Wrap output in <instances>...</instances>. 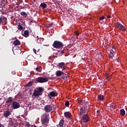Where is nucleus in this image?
I'll list each match as a JSON object with an SVG mask.
<instances>
[{"label":"nucleus","instance_id":"nucleus-1","mask_svg":"<svg viewBox=\"0 0 127 127\" xmlns=\"http://www.w3.org/2000/svg\"><path fill=\"white\" fill-rule=\"evenodd\" d=\"M41 121L43 127H46L48 123H49V115L47 113H44L41 116Z\"/></svg>","mask_w":127,"mask_h":127},{"label":"nucleus","instance_id":"nucleus-2","mask_svg":"<svg viewBox=\"0 0 127 127\" xmlns=\"http://www.w3.org/2000/svg\"><path fill=\"white\" fill-rule=\"evenodd\" d=\"M43 92V88L42 87H38L36 88L33 93V96L34 97H39L42 95V92Z\"/></svg>","mask_w":127,"mask_h":127},{"label":"nucleus","instance_id":"nucleus-3","mask_svg":"<svg viewBox=\"0 0 127 127\" xmlns=\"http://www.w3.org/2000/svg\"><path fill=\"white\" fill-rule=\"evenodd\" d=\"M49 79L47 77H40L35 79L36 83H45L48 82Z\"/></svg>","mask_w":127,"mask_h":127},{"label":"nucleus","instance_id":"nucleus-4","mask_svg":"<svg viewBox=\"0 0 127 127\" xmlns=\"http://www.w3.org/2000/svg\"><path fill=\"white\" fill-rule=\"evenodd\" d=\"M53 46L54 47V48H56L57 49H60V48H63L64 45L62 42L58 41H55L53 44Z\"/></svg>","mask_w":127,"mask_h":127},{"label":"nucleus","instance_id":"nucleus-5","mask_svg":"<svg viewBox=\"0 0 127 127\" xmlns=\"http://www.w3.org/2000/svg\"><path fill=\"white\" fill-rule=\"evenodd\" d=\"M116 52H117V50L116 47L113 46L110 49V54H109V58L112 59L114 56H115V54H116Z\"/></svg>","mask_w":127,"mask_h":127},{"label":"nucleus","instance_id":"nucleus-6","mask_svg":"<svg viewBox=\"0 0 127 127\" xmlns=\"http://www.w3.org/2000/svg\"><path fill=\"white\" fill-rule=\"evenodd\" d=\"M116 26L117 28H119V29L122 30V31H126V30H127V29L125 28V26H124V25H122L119 22L116 23Z\"/></svg>","mask_w":127,"mask_h":127},{"label":"nucleus","instance_id":"nucleus-7","mask_svg":"<svg viewBox=\"0 0 127 127\" xmlns=\"http://www.w3.org/2000/svg\"><path fill=\"white\" fill-rule=\"evenodd\" d=\"M89 121H90V117H89V116L84 115L82 116V122H83V123H88Z\"/></svg>","mask_w":127,"mask_h":127},{"label":"nucleus","instance_id":"nucleus-8","mask_svg":"<svg viewBox=\"0 0 127 127\" xmlns=\"http://www.w3.org/2000/svg\"><path fill=\"white\" fill-rule=\"evenodd\" d=\"M65 63L63 62L59 63L58 65V68H59V69H62V71H64V70L66 69V67H65Z\"/></svg>","mask_w":127,"mask_h":127},{"label":"nucleus","instance_id":"nucleus-9","mask_svg":"<svg viewBox=\"0 0 127 127\" xmlns=\"http://www.w3.org/2000/svg\"><path fill=\"white\" fill-rule=\"evenodd\" d=\"M45 111L46 113H50L52 111V106L48 105L45 107Z\"/></svg>","mask_w":127,"mask_h":127},{"label":"nucleus","instance_id":"nucleus-10","mask_svg":"<svg viewBox=\"0 0 127 127\" xmlns=\"http://www.w3.org/2000/svg\"><path fill=\"white\" fill-rule=\"evenodd\" d=\"M57 93L54 91H52L48 94V96L50 99H52V97H57Z\"/></svg>","mask_w":127,"mask_h":127},{"label":"nucleus","instance_id":"nucleus-11","mask_svg":"<svg viewBox=\"0 0 127 127\" xmlns=\"http://www.w3.org/2000/svg\"><path fill=\"white\" fill-rule=\"evenodd\" d=\"M20 107V105L17 102H13L12 103V108L13 109H18Z\"/></svg>","mask_w":127,"mask_h":127},{"label":"nucleus","instance_id":"nucleus-12","mask_svg":"<svg viewBox=\"0 0 127 127\" xmlns=\"http://www.w3.org/2000/svg\"><path fill=\"white\" fill-rule=\"evenodd\" d=\"M11 115V113H10V111L9 110H7L5 111H4L3 112V116L4 118H7L8 117H9Z\"/></svg>","mask_w":127,"mask_h":127},{"label":"nucleus","instance_id":"nucleus-13","mask_svg":"<svg viewBox=\"0 0 127 127\" xmlns=\"http://www.w3.org/2000/svg\"><path fill=\"white\" fill-rule=\"evenodd\" d=\"M6 17H4V16H1V17H0V25L3 22H6Z\"/></svg>","mask_w":127,"mask_h":127},{"label":"nucleus","instance_id":"nucleus-14","mask_svg":"<svg viewBox=\"0 0 127 127\" xmlns=\"http://www.w3.org/2000/svg\"><path fill=\"white\" fill-rule=\"evenodd\" d=\"M64 115L65 118H66V119H70L71 117H72V115H71V113L69 112H66L64 113Z\"/></svg>","mask_w":127,"mask_h":127},{"label":"nucleus","instance_id":"nucleus-15","mask_svg":"<svg viewBox=\"0 0 127 127\" xmlns=\"http://www.w3.org/2000/svg\"><path fill=\"white\" fill-rule=\"evenodd\" d=\"M22 35L23 36H24V37H28V36H29V32L27 30H25L22 32Z\"/></svg>","mask_w":127,"mask_h":127},{"label":"nucleus","instance_id":"nucleus-16","mask_svg":"<svg viewBox=\"0 0 127 127\" xmlns=\"http://www.w3.org/2000/svg\"><path fill=\"white\" fill-rule=\"evenodd\" d=\"M13 44H14V46H18V45H20V41L17 39L14 41L13 42Z\"/></svg>","mask_w":127,"mask_h":127},{"label":"nucleus","instance_id":"nucleus-17","mask_svg":"<svg viewBox=\"0 0 127 127\" xmlns=\"http://www.w3.org/2000/svg\"><path fill=\"white\" fill-rule=\"evenodd\" d=\"M63 74H64V73L60 70H58L56 72V75L57 77H61Z\"/></svg>","mask_w":127,"mask_h":127},{"label":"nucleus","instance_id":"nucleus-18","mask_svg":"<svg viewBox=\"0 0 127 127\" xmlns=\"http://www.w3.org/2000/svg\"><path fill=\"white\" fill-rule=\"evenodd\" d=\"M63 125H64V121L62 120L60 121L59 127H63Z\"/></svg>","mask_w":127,"mask_h":127},{"label":"nucleus","instance_id":"nucleus-19","mask_svg":"<svg viewBox=\"0 0 127 127\" xmlns=\"http://www.w3.org/2000/svg\"><path fill=\"white\" fill-rule=\"evenodd\" d=\"M120 114L123 116H125V115H126V111H125V109H121L120 110Z\"/></svg>","mask_w":127,"mask_h":127},{"label":"nucleus","instance_id":"nucleus-20","mask_svg":"<svg viewBox=\"0 0 127 127\" xmlns=\"http://www.w3.org/2000/svg\"><path fill=\"white\" fill-rule=\"evenodd\" d=\"M47 6V4L45 3H42L40 4V7H42V8H45Z\"/></svg>","mask_w":127,"mask_h":127},{"label":"nucleus","instance_id":"nucleus-21","mask_svg":"<svg viewBox=\"0 0 127 127\" xmlns=\"http://www.w3.org/2000/svg\"><path fill=\"white\" fill-rule=\"evenodd\" d=\"M98 99L99 100H100V101H103V100H104V97L103 95H99L98 96Z\"/></svg>","mask_w":127,"mask_h":127},{"label":"nucleus","instance_id":"nucleus-22","mask_svg":"<svg viewBox=\"0 0 127 127\" xmlns=\"http://www.w3.org/2000/svg\"><path fill=\"white\" fill-rule=\"evenodd\" d=\"M17 28L19 30H22V29H23V27H22L21 25L19 24L18 25Z\"/></svg>","mask_w":127,"mask_h":127},{"label":"nucleus","instance_id":"nucleus-23","mask_svg":"<svg viewBox=\"0 0 127 127\" xmlns=\"http://www.w3.org/2000/svg\"><path fill=\"white\" fill-rule=\"evenodd\" d=\"M11 102H12V98L9 97L7 100V103H11Z\"/></svg>","mask_w":127,"mask_h":127},{"label":"nucleus","instance_id":"nucleus-24","mask_svg":"<svg viewBox=\"0 0 127 127\" xmlns=\"http://www.w3.org/2000/svg\"><path fill=\"white\" fill-rule=\"evenodd\" d=\"M70 105V103L69 102V101H66L65 103V107H69Z\"/></svg>","mask_w":127,"mask_h":127},{"label":"nucleus","instance_id":"nucleus-25","mask_svg":"<svg viewBox=\"0 0 127 127\" xmlns=\"http://www.w3.org/2000/svg\"><path fill=\"white\" fill-rule=\"evenodd\" d=\"M85 113V110H83V109H80V115H83V114Z\"/></svg>","mask_w":127,"mask_h":127},{"label":"nucleus","instance_id":"nucleus-26","mask_svg":"<svg viewBox=\"0 0 127 127\" xmlns=\"http://www.w3.org/2000/svg\"><path fill=\"white\" fill-rule=\"evenodd\" d=\"M21 15L22 16H25V15H26V13L25 12H22L21 13Z\"/></svg>","mask_w":127,"mask_h":127},{"label":"nucleus","instance_id":"nucleus-27","mask_svg":"<svg viewBox=\"0 0 127 127\" xmlns=\"http://www.w3.org/2000/svg\"><path fill=\"white\" fill-rule=\"evenodd\" d=\"M110 106L112 108V109H115V107H116V105L114 103H112Z\"/></svg>","mask_w":127,"mask_h":127},{"label":"nucleus","instance_id":"nucleus-28","mask_svg":"<svg viewBox=\"0 0 127 127\" xmlns=\"http://www.w3.org/2000/svg\"><path fill=\"white\" fill-rule=\"evenodd\" d=\"M26 86L27 87H31V86H32V83L31 82H29V83H28Z\"/></svg>","mask_w":127,"mask_h":127},{"label":"nucleus","instance_id":"nucleus-29","mask_svg":"<svg viewBox=\"0 0 127 127\" xmlns=\"http://www.w3.org/2000/svg\"><path fill=\"white\" fill-rule=\"evenodd\" d=\"M106 15L107 18H111V15L109 14V13H106Z\"/></svg>","mask_w":127,"mask_h":127},{"label":"nucleus","instance_id":"nucleus-30","mask_svg":"<svg viewBox=\"0 0 127 127\" xmlns=\"http://www.w3.org/2000/svg\"><path fill=\"white\" fill-rule=\"evenodd\" d=\"M33 52L35 53V54H37V53H36V52H37L36 49H33Z\"/></svg>","mask_w":127,"mask_h":127},{"label":"nucleus","instance_id":"nucleus-31","mask_svg":"<svg viewBox=\"0 0 127 127\" xmlns=\"http://www.w3.org/2000/svg\"><path fill=\"white\" fill-rule=\"evenodd\" d=\"M75 34L76 35V36H79V32L75 31Z\"/></svg>","mask_w":127,"mask_h":127},{"label":"nucleus","instance_id":"nucleus-32","mask_svg":"<svg viewBox=\"0 0 127 127\" xmlns=\"http://www.w3.org/2000/svg\"><path fill=\"white\" fill-rule=\"evenodd\" d=\"M105 19V16H102V17H100V20H103V19Z\"/></svg>","mask_w":127,"mask_h":127},{"label":"nucleus","instance_id":"nucleus-33","mask_svg":"<svg viewBox=\"0 0 127 127\" xmlns=\"http://www.w3.org/2000/svg\"><path fill=\"white\" fill-rule=\"evenodd\" d=\"M36 71H37L38 72H40V70L39 69V68L38 67H37L36 68Z\"/></svg>","mask_w":127,"mask_h":127},{"label":"nucleus","instance_id":"nucleus-34","mask_svg":"<svg viewBox=\"0 0 127 127\" xmlns=\"http://www.w3.org/2000/svg\"><path fill=\"white\" fill-rule=\"evenodd\" d=\"M0 127H3V125L0 123Z\"/></svg>","mask_w":127,"mask_h":127},{"label":"nucleus","instance_id":"nucleus-35","mask_svg":"<svg viewBox=\"0 0 127 127\" xmlns=\"http://www.w3.org/2000/svg\"><path fill=\"white\" fill-rule=\"evenodd\" d=\"M61 53H62V54H64V51H62Z\"/></svg>","mask_w":127,"mask_h":127},{"label":"nucleus","instance_id":"nucleus-36","mask_svg":"<svg viewBox=\"0 0 127 127\" xmlns=\"http://www.w3.org/2000/svg\"><path fill=\"white\" fill-rule=\"evenodd\" d=\"M27 127H29V123H27Z\"/></svg>","mask_w":127,"mask_h":127},{"label":"nucleus","instance_id":"nucleus-37","mask_svg":"<svg viewBox=\"0 0 127 127\" xmlns=\"http://www.w3.org/2000/svg\"><path fill=\"white\" fill-rule=\"evenodd\" d=\"M78 103H82V100H79V101H78Z\"/></svg>","mask_w":127,"mask_h":127},{"label":"nucleus","instance_id":"nucleus-38","mask_svg":"<svg viewBox=\"0 0 127 127\" xmlns=\"http://www.w3.org/2000/svg\"><path fill=\"white\" fill-rule=\"evenodd\" d=\"M39 50H40V49L38 50V51H37V53L39 52Z\"/></svg>","mask_w":127,"mask_h":127},{"label":"nucleus","instance_id":"nucleus-39","mask_svg":"<svg viewBox=\"0 0 127 127\" xmlns=\"http://www.w3.org/2000/svg\"><path fill=\"white\" fill-rule=\"evenodd\" d=\"M97 113H100V111L98 110V111H97Z\"/></svg>","mask_w":127,"mask_h":127}]
</instances>
